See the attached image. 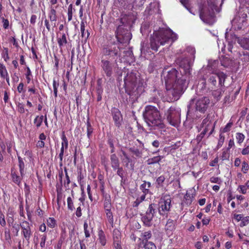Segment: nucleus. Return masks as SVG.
Segmentation results:
<instances>
[{"instance_id":"obj_45","label":"nucleus","mask_w":249,"mask_h":249,"mask_svg":"<svg viewBox=\"0 0 249 249\" xmlns=\"http://www.w3.org/2000/svg\"><path fill=\"white\" fill-rule=\"evenodd\" d=\"M7 221L8 225L10 226H14V213L12 212H8L7 214Z\"/></svg>"},{"instance_id":"obj_29","label":"nucleus","mask_w":249,"mask_h":249,"mask_svg":"<svg viewBox=\"0 0 249 249\" xmlns=\"http://www.w3.org/2000/svg\"><path fill=\"white\" fill-rule=\"evenodd\" d=\"M18 166L20 174L23 175V173H25L24 170H25V167L24 159L23 158H22L20 156H19L18 155Z\"/></svg>"},{"instance_id":"obj_33","label":"nucleus","mask_w":249,"mask_h":249,"mask_svg":"<svg viewBox=\"0 0 249 249\" xmlns=\"http://www.w3.org/2000/svg\"><path fill=\"white\" fill-rule=\"evenodd\" d=\"M218 85L221 87L224 86V82L227 78V75L223 72H218Z\"/></svg>"},{"instance_id":"obj_25","label":"nucleus","mask_w":249,"mask_h":249,"mask_svg":"<svg viewBox=\"0 0 249 249\" xmlns=\"http://www.w3.org/2000/svg\"><path fill=\"white\" fill-rule=\"evenodd\" d=\"M129 151L138 158H141L142 157L143 149L140 148L136 145L129 147Z\"/></svg>"},{"instance_id":"obj_56","label":"nucleus","mask_w":249,"mask_h":249,"mask_svg":"<svg viewBox=\"0 0 249 249\" xmlns=\"http://www.w3.org/2000/svg\"><path fill=\"white\" fill-rule=\"evenodd\" d=\"M249 170V165L248 163L246 161H243L242 163V172L246 174Z\"/></svg>"},{"instance_id":"obj_31","label":"nucleus","mask_w":249,"mask_h":249,"mask_svg":"<svg viewBox=\"0 0 249 249\" xmlns=\"http://www.w3.org/2000/svg\"><path fill=\"white\" fill-rule=\"evenodd\" d=\"M122 154L124 158L122 159V161L124 166L127 168L128 167L129 163L131 162L132 160L125 151H122Z\"/></svg>"},{"instance_id":"obj_59","label":"nucleus","mask_w":249,"mask_h":249,"mask_svg":"<svg viewBox=\"0 0 249 249\" xmlns=\"http://www.w3.org/2000/svg\"><path fill=\"white\" fill-rule=\"evenodd\" d=\"M64 172L65 173L66 180V181H65V182L64 183V185L65 187L67 188V187H69V184L71 182V180H70V177L68 174L67 170L66 168L64 169Z\"/></svg>"},{"instance_id":"obj_63","label":"nucleus","mask_w":249,"mask_h":249,"mask_svg":"<svg viewBox=\"0 0 249 249\" xmlns=\"http://www.w3.org/2000/svg\"><path fill=\"white\" fill-rule=\"evenodd\" d=\"M206 134V133H205V131H202V132L196 136V142L199 143L200 142L202 139L204 138V136Z\"/></svg>"},{"instance_id":"obj_48","label":"nucleus","mask_w":249,"mask_h":249,"mask_svg":"<svg viewBox=\"0 0 249 249\" xmlns=\"http://www.w3.org/2000/svg\"><path fill=\"white\" fill-rule=\"evenodd\" d=\"M245 138V136L243 133L240 132L236 133V139L237 143L239 144L242 143L244 142Z\"/></svg>"},{"instance_id":"obj_1","label":"nucleus","mask_w":249,"mask_h":249,"mask_svg":"<svg viewBox=\"0 0 249 249\" xmlns=\"http://www.w3.org/2000/svg\"><path fill=\"white\" fill-rule=\"evenodd\" d=\"M124 92L120 91L124 102H133L142 93L143 89L142 83H140L136 76V73H127L124 78Z\"/></svg>"},{"instance_id":"obj_27","label":"nucleus","mask_w":249,"mask_h":249,"mask_svg":"<svg viewBox=\"0 0 249 249\" xmlns=\"http://www.w3.org/2000/svg\"><path fill=\"white\" fill-rule=\"evenodd\" d=\"M86 22H84V21H81L80 23V31L81 33V36L83 38H84L86 40L89 36V32L87 30L85 31V25H86Z\"/></svg>"},{"instance_id":"obj_24","label":"nucleus","mask_w":249,"mask_h":249,"mask_svg":"<svg viewBox=\"0 0 249 249\" xmlns=\"http://www.w3.org/2000/svg\"><path fill=\"white\" fill-rule=\"evenodd\" d=\"M218 77V72L210 74L208 77L207 83L210 88L215 87L217 84V78Z\"/></svg>"},{"instance_id":"obj_49","label":"nucleus","mask_w":249,"mask_h":249,"mask_svg":"<svg viewBox=\"0 0 249 249\" xmlns=\"http://www.w3.org/2000/svg\"><path fill=\"white\" fill-rule=\"evenodd\" d=\"M73 15V5L70 4L68 8V19L69 21L72 20Z\"/></svg>"},{"instance_id":"obj_26","label":"nucleus","mask_w":249,"mask_h":249,"mask_svg":"<svg viewBox=\"0 0 249 249\" xmlns=\"http://www.w3.org/2000/svg\"><path fill=\"white\" fill-rule=\"evenodd\" d=\"M141 215L142 221L144 225L150 227L152 225V220L154 217L149 214H147L146 213Z\"/></svg>"},{"instance_id":"obj_2","label":"nucleus","mask_w":249,"mask_h":249,"mask_svg":"<svg viewBox=\"0 0 249 249\" xmlns=\"http://www.w3.org/2000/svg\"><path fill=\"white\" fill-rule=\"evenodd\" d=\"M177 39V35L170 29H162L158 31L154 32L150 37L151 49L157 52L160 46L168 43L171 40L172 42Z\"/></svg>"},{"instance_id":"obj_18","label":"nucleus","mask_w":249,"mask_h":249,"mask_svg":"<svg viewBox=\"0 0 249 249\" xmlns=\"http://www.w3.org/2000/svg\"><path fill=\"white\" fill-rule=\"evenodd\" d=\"M58 7V5L51 6L48 13V18L53 27L56 26V22L57 20L58 17L56 9Z\"/></svg>"},{"instance_id":"obj_62","label":"nucleus","mask_w":249,"mask_h":249,"mask_svg":"<svg viewBox=\"0 0 249 249\" xmlns=\"http://www.w3.org/2000/svg\"><path fill=\"white\" fill-rule=\"evenodd\" d=\"M210 181L212 183L221 184L222 182V180L220 178L212 177L210 178Z\"/></svg>"},{"instance_id":"obj_32","label":"nucleus","mask_w":249,"mask_h":249,"mask_svg":"<svg viewBox=\"0 0 249 249\" xmlns=\"http://www.w3.org/2000/svg\"><path fill=\"white\" fill-rule=\"evenodd\" d=\"M164 158L162 156H155L151 158H149L147 160V164L149 165L159 163L162 159Z\"/></svg>"},{"instance_id":"obj_10","label":"nucleus","mask_w":249,"mask_h":249,"mask_svg":"<svg viewBox=\"0 0 249 249\" xmlns=\"http://www.w3.org/2000/svg\"><path fill=\"white\" fill-rule=\"evenodd\" d=\"M115 36L117 41L122 44L128 43L131 39L130 31L124 28V25H119L115 31Z\"/></svg>"},{"instance_id":"obj_9","label":"nucleus","mask_w":249,"mask_h":249,"mask_svg":"<svg viewBox=\"0 0 249 249\" xmlns=\"http://www.w3.org/2000/svg\"><path fill=\"white\" fill-rule=\"evenodd\" d=\"M170 195H165L161 197L159 203V213L160 215L167 216L172 207Z\"/></svg>"},{"instance_id":"obj_36","label":"nucleus","mask_w":249,"mask_h":249,"mask_svg":"<svg viewBox=\"0 0 249 249\" xmlns=\"http://www.w3.org/2000/svg\"><path fill=\"white\" fill-rule=\"evenodd\" d=\"M120 239L121 234H116V235L113 237L114 246L116 249L122 248L121 246Z\"/></svg>"},{"instance_id":"obj_23","label":"nucleus","mask_w":249,"mask_h":249,"mask_svg":"<svg viewBox=\"0 0 249 249\" xmlns=\"http://www.w3.org/2000/svg\"><path fill=\"white\" fill-rule=\"evenodd\" d=\"M176 229V223L175 222L171 219H168L166 224L164 227V231L167 233L170 232H173Z\"/></svg>"},{"instance_id":"obj_21","label":"nucleus","mask_w":249,"mask_h":249,"mask_svg":"<svg viewBox=\"0 0 249 249\" xmlns=\"http://www.w3.org/2000/svg\"><path fill=\"white\" fill-rule=\"evenodd\" d=\"M195 196L196 193L192 190L187 191L184 197L185 203L188 205H190L193 201Z\"/></svg>"},{"instance_id":"obj_35","label":"nucleus","mask_w":249,"mask_h":249,"mask_svg":"<svg viewBox=\"0 0 249 249\" xmlns=\"http://www.w3.org/2000/svg\"><path fill=\"white\" fill-rule=\"evenodd\" d=\"M86 125L87 137L89 139H90L93 131V128L92 127L89 119L87 120Z\"/></svg>"},{"instance_id":"obj_54","label":"nucleus","mask_w":249,"mask_h":249,"mask_svg":"<svg viewBox=\"0 0 249 249\" xmlns=\"http://www.w3.org/2000/svg\"><path fill=\"white\" fill-rule=\"evenodd\" d=\"M86 176V173H84L82 171V169L81 168L79 169L78 170V177H77V180H85V178Z\"/></svg>"},{"instance_id":"obj_44","label":"nucleus","mask_w":249,"mask_h":249,"mask_svg":"<svg viewBox=\"0 0 249 249\" xmlns=\"http://www.w3.org/2000/svg\"><path fill=\"white\" fill-rule=\"evenodd\" d=\"M222 89H217L214 90L212 92V95L214 98L216 99L217 101L219 100L222 95Z\"/></svg>"},{"instance_id":"obj_22","label":"nucleus","mask_w":249,"mask_h":249,"mask_svg":"<svg viewBox=\"0 0 249 249\" xmlns=\"http://www.w3.org/2000/svg\"><path fill=\"white\" fill-rule=\"evenodd\" d=\"M111 166L114 171L116 170L120 166L119 159L116 154H112L110 156Z\"/></svg>"},{"instance_id":"obj_43","label":"nucleus","mask_w":249,"mask_h":249,"mask_svg":"<svg viewBox=\"0 0 249 249\" xmlns=\"http://www.w3.org/2000/svg\"><path fill=\"white\" fill-rule=\"evenodd\" d=\"M232 125L233 122L230 121L229 122L225 125V126L222 130H220V133L222 134L229 132L231 130Z\"/></svg>"},{"instance_id":"obj_8","label":"nucleus","mask_w":249,"mask_h":249,"mask_svg":"<svg viewBox=\"0 0 249 249\" xmlns=\"http://www.w3.org/2000/svg\"><path fill=\"white\" fill-rule=\"evenodd\" d=\"M167 121L171 125L178 126L180 123V111L175 107H171L165 113Z\"/></svg>"},{"instance_id":"obj_46","label":"nucleus","mask_w":249,"mask_h":249,"mask_svg":"<svg viewBox=\"0 0 249 249\" xmlns=\"http://www.w3.org/2000/svg\"><path fill=\"white\" fill-rule=\"evenodd\" d=\"M26 72L25 73V76H26V80H27V83L29 84L32 80L33 76H32V72H31V71L29 67H26Z\"/></svg>"},{"instance_id":"obj_12","label":"nucleus","mask_w":249,"mask_h":249,"mask_svg":"<svg viewBox=\"0 0 249 249\" xmlns=\"http://www.w3.org/2000/svg\"><path fill=\"white\" fill-rule=\"evenodd\" d=\"M111 60L107 58L101 57V67L107 77L112 76L115 69V63Z\"/></svg>"},{"instance_id":"obj_42","label":"nucleus","mask_w":249,"mask_h":249,"mask_svg":"<svg viewBox=\"0 0 249 249\" xmlns=\"http://www.w3.org/2000/svg\"><path fill=\"white\" fill-rule=\"evenodd\" d=\"M67 206L68 209L69 210L71 211H73L75 210V207L74 206L73 201L72 198L71 196H69L67 198Z\"/></svg>"},{"instance_id":"obj_6","label":"nucleus","mask_w":249,"mask_h":249,"mask_svg":"<svg viewBox=\"0 0 249 249\" xmlns=\"http://www.w3.org/2000/svg\"><path fill=\"white\" fill-rule=\"evenodd\" d=\"M121 55V49L115 41H107L102 45L101 57L114 60Z\"/></svg>"},{"instance_id":"obj_52","label":"nucleus","mask_w":249,"mask_h":249,"mask_svg":"<svg viewBox=\"0 0 249 249\" xmlns=\"http://www.w3.org/2000/svg\"><path fill=\"white\" fill-rule=\"evenodd\" d=\"M100 190L101 193L102 197H107L110 196V195L106 192L105 191V183L103 184H100Z\"/></svg>"},{"instance_id":"obj_34","label":"nucleus","mask_w":249,"mask_h":249,"mask_svg":"<svg viewBox=\"0 0 249 249\" xmlns=\"http://www.w3.org/2000/svg\"><path fill=\"white\" fill-rule=\"evenodd\" d=\"M44 119V116H36L34 120V124L36 125L37 128H38L42 125Z\"/></svg>"},{"instance_id":"obj_17","label":"nucleus","mask_w":249,"mask_h":249,"mask_svg":"<svg viewBox=\"0 0 249 249\" xmlns=\"http://www.w3.org/2000/svg\"><path fill=\"white\" fill-rule=\"evenodd\" d=\"M111 113L116 126L119 128L122 124L123 121L121 111L118 108L114 107L111 110Z\"/></svg>"},{"instance_id":"obj_53","label":"nucleus","mask_w":249,"mask_h":249,"mask_svg":"<svg viewBox=\"0 0 249 249\" xmlns=\"http://www.w3.org/2000/svg\"><path fill=\"white\" fill-rule=\"evenodd\" d=\"M18 111L20 114H23L25 112V109L24 108V105L22 103L18 102L17 104Z\"/></svg>"},{"instance_id":"obj_15","label":"nucleus","mask_w":249,"mask_h":249,"mask_svg":"<svg viewBox=\"0 0 249 249\" xmlns=\"http://www.w3.org/2000/svg\"><path fill=\"white\" fill-rule=\"evenodd\" d=\"M56 41L60 50L67 47L69 44V34L68 33L58 32L56 33Z\"/></svg>"},{"instance_id":"obj_7","label":"nucleus","mask_w":249,"mask_h":249,"mask_svg":"<svg viewBox=\"0 0 249 249\" xmlns=\"http://www.w3.org/2000/svg\"><path fill=\"white\" fill-rule=\"evenodd\" d=\"M217 6L214 1L207 0V5L199 7V17L204 22L208 23L214 16V10Z\"/></svg>"},{"instance_id":"obj_57","label":"nucleus","mask_w":249,"mask_h":249,"mask_svg":"<svg viewBox=\"0 0 249 249\" xmlns=\"http://www.w3.org/2000/svg\"><path fill=\"white\" fill-rule=\"evenodd\" d=\"M59 84L58 82H56L55 79H53V94L54 97L56 98L57 97V88L58 87Z\"/></svg>"},{"instance_id":"obj_16","label":"nucleus","mask_w":249,"mask_h":249,"mask_svg":"<svg viewBox=\"0 0 249 249\" xmlns=\"http://www.w3.org/2000/svg\"><path fill=\"white\" fill-rule=\"evenodd\" d=\"M10 175L12 181L20 187L21 184V180L25 176V173H23V175L20 174L19 175L18 171L15 168H12L11 169Z\"/></svg>"},{"instance_id":"obj_55","label":"nucleus","mask_w":249,"mask_h":249,"mask_svg":"<svg viewBox=\"0 0 249 249\" xmlns=\"http://www.w3.org/2000/svg\"><path fill=\"white\" fill-rule=\"evenodd\" d=\"M106 216L108 221V222L109 223L110 226L113 227L114 224V218L113 213H108L107 214H106Z\"/></svg>"},{"instance_id":"obj_41","label":"nucleus","mask_w":249,"mask_h":249,"mask_svg":"<svg viewBox=\"0 0 249 249\" xmlns=\"http://www.w3.org/2000/svg\"><path fill=\"white\" fill-rule=\"evenodd\" d=\"M8 74V71L6 69L5 66L0 62V77H2Z\"/></svg>"},{"instance_id":"obj_13","label":"nucleus","mask_w":249,"mask_h":249,"mask_svg":"<svg viewBox=\"0 0 249 249\" xmlns=\"http://www.w3.org/2000/svg\"><path fill=\"white\" fill-rule=\"evenodd\" d=\"M210 99L208 97L204 96L199 98L196 102V111L201 113H205L210 106Z\"/></svg>"},{"instance_id":"obj_28","label":"nucleus","mask_w":249,"mask_h":249,"mask_svg":"<svg viewBox=\"0 0 249 249\" xmlns=\"http://www.w3.org/2000/svg\"><path fill=\"white\" fill-rule=\"evenodd\" d=\"M157 204L155 203H151L149 205L148 208L146 212L147 214H149L153 217L157 212Z\"/></svg>"},{"instance_id":"obj_51","label":"nucleus","mask_w":249,"mask_h":249,"mask_svg":"<svg viewBox=\"0 0 249 249\" xmlns=\"http://www.w3.org/2000/svg\"><path fill=\"white\" fill-rule=\"evenodd\" d=\"M230 158V152L229 150L227 149H223V152L222 153L221 159L222 160H229Z\"/></svg>"},{"instance_id":"obj_11","label":"nucleus","mask_w":249,"mask_h":249,"mask_svg":"<svg viewBox=\"0 0 249 249\" xmlns=\"http://www.w3.org/2000/svg\"><path fill=\"white\" fill-rule=\"evenodd\" d=\"M248 14H249V9H242L239 13V15L233 20V24L236 25L238 29H241L247 25Z\"/></svg>"},{"instance_id":"obj_40","label":"nucleus","mask_w":249,"mask_h":249,"mask_svg":"<svg viewBox=\"0 0 249 249\" xmlns=\"http://www.w3.org/2000/svg\"><path fill=\"white\" fill-rule=\"evenodd\" d=\"M61 140L62 141L61 142V146H63V147L65 148V150L67 149L68 148V140L66 136L64 131H63L62 132Z\"/></svg>"},{"instance_id":"obj_64","label":"nucleus","mask_w":249,"mask_h":249,"mask_svg":"<svg viewBox=\"0 0 249 249\" xmlns=\"http://www.w3.org/2000/svg\"><path fill=\"white\" fill-rule=\"evenodd\" d=\"M241 59L246 62L249 61V51L244 52L243 55Z\"/></svg>"},{"instance_id":"obj_5","label":"nucleus","mask_w":249,"mask_h":249,"mask_svg":"<svg viewBox=\"0 0 249 249\" xmlns=\"http://www.w3.org/2000/svg\"><path fill=\"white\" fill-rule=\"evenodd\" d=\"M151 186L150 182L146 180L142 181V183L139 187L141 192L136 191L131 196L134 199H135V200L132 202L133 208H137L141 203L145 200L147 195H152V193L150 190Z\"/></svg>"},{"instance_id":"obj_30","label":"nucleus","mask_w":249,"mask_h":249,"mask_svg":"<svg viewBox=\"0 0 249 249\" xmlns=\"http://www.w3.org/2000/svg\"><path fill=\"white\" fill-rule=\"evenodd\" d=\"M103 206L104 209H108V208H112V205L111 203V199L110 196L103 197Z\"/></svg>"},{"instance_id":"obj_4","label":"nucleus","mask_w":249,"mask_h":249,"mask_svg":"<svg viewBox=\"0 0 249 249\" xmlns=\"http://www.w3.org/2000/svg\"><path fill=\"white\" fill-rule=\"evenodd\" d=\"M178 71L174 68H172L167 71L164 78L166 87L169 89H177L182 91L185 85L187 79L183 75L179 76Z\"/></svg>"},{"instance_id":"obj_60","label":"nucleus","mask_w":249,"mask_h":249,"mask_svg":"<svg viewBox=\"0 0 249 249\" xmlns=\"http://www.w3.org/2000/svg\"><path fill=\"white\" fill-rule=\"evenodd\" d=\"M2 57L4 58L5 61H7L9 59V56L8 54V49L7 48H4L3 51L1 54Z\"/></svg>"},{"instance_id":"obj_14","label":"nucleus","mask_w":249,"mask_h":249,"mask_svg":"<svg viewBox=\"0 0 249 249\" xmlns=\"http://www.w3.org/2000/svg\"><path fill=\"white\" fill-rule=\"evenodd\" d=\"M180 72L187 79L191 75V63L188 58H183L179 62Z\"/></svg>"},{"instance_id":"obj_37","label":"nucleus","mask_w":249,"mask_h":249,"mask_svg":"<svg viewBox=\"0 0 249 249\" xmlns=\"http://www.w3.org/2000/svg\"><path fill=\"white\" fill-rule=\"evenodd\" d=\"M48 227L51 228H54L57 226L56 220L53 217H49L47 219Z\"/></svg>"},{"instance_id":"obj_61","label":"nucleus","mask_w":249,"mask_h":249,"mask_svg":"<svg viewBox=\"0 0 249 249\" xmlns=\"http://www.w3.org/2000/svg\"><path fill=\"white\" fill-rule=\"evenodd\" d=\"M0 225L2 227H5L6 225L5 215L1 211H0Z\"/></svg>"},{"instance_id":"obj_39","label":"nucleus","mask_w":249,"mask_h":249,"mask_svg":"<svg viewBox=\"0 0 249 249\" xmlns=\"http://www.w3.org/2000/svg\"><path fill=\"white\" fill-rule=\"evenodd\" d=\"M212 124V121L210 120V115L209 114H208L207 117L204 119L200 125V128L198 130L199 131H200L201 129V128H203L204 127V126L205 125L209 124Z\"/></svg>"},{"instance_id":"obj_19","label":"nucleus","mask_w":249,"mask_h":249,"mask_svg":"<svg viewBox=\"0 0 249 249\" xmlns=\"http://www.w3.org/2000/svg\"><path fill=\"white\" fill-rule=\"evenodd\" d=\"M20 226L22 230V233H30V228L29 224L27 221H23L20 226L18 224H14L13 228L17 231V233L18 232Z\"/></svg>"},{"instance_id":"obj_47","label":"nucleus","mask_w":249,"mask_h":249,"mask_svg":"<svg viewBox=\"0 0 249 249\" xmlns=\"http://www.w3.org/2000/svg\"><path fill=\"white\" fill-rule=\"evenodd\" d=\"M165 178L164 176L161 175L158 177L156 179V184L158 187H162L163 185V183L164 182Z\"/></svg>"},{"instance_id":"obj_38","label":"nucleus","mask_w":249,"mask_h":249,"mask_svg":"<svg viewBox=\"0 0 249 249\" xmlns=\"http://www.w3.org/2000/svg\"><path fill=\"white\" fill-rule=\"evenodd\" d=\"M215 125L214 124H212V123L211 124L205 125L204 126V129L203 131H205V133H207L209 130H211L210 132L209 133L208 137H209L213 133Z\"/></svg>"},{"instance_id":"obj_3","label":"nucleus","mask_w":249,"mask_h":249,"mask_svg":"<svg viewBox=\"0 0 249 249\" xmlns=\"http://www.w3.org/2000/svg\"><path fill=\"white\" fill-rule=\"evenodd\" d=\"M143 116L148 126L154 129H162L165 127L158 109L153 106L147 105L145 107Z\"/></svg>"},{"instance_id":"obj_20","label":"nucleus","mask_w":249,"mask_h":249,"mask_svg":"<svg viewBox=\"0 0 249 249\" xmlns=\"http://www.w3.org/2000/svg\"><path fill=\"white\" fill-rule=\"evenodd\" d=\"M150 234H142V237L139 238V240H142V244H144V240L147 241V239L150 238ZM144 249H157L155 244L151 242H146L144 243Z\"/></svg>"},{"instance_id":"obj_58","label":"nucleus","mask_w":249,"mask_h":249,"mask_svg":"<svg viewBox=\"0 0 249 249\" xmlns=\"http://www.w3.org/2000/svg\"><path fill=\"white\" fill-rule=\"evenodd\" d=\"M186 51L190 54V55H191V58H192L194 60L195 58V54L196 53V50L195 48L190 46L186 48Z\"/></svg>"},{"instance_id":"obj_50","label":"nucleus","mask_w":249,"mask_h":249,"mask_svg":"<svg viewBox=\"0 0 249 249\" xmlns=\"http://www.w3.org/2000/svg\"><path fill=\"white\" fill-rule=\"evenodd\" d=\"M224 141H225L224 136L222 134L220 133L218 143L216 147V149L218 150L221 147H222V146L223 145V144L224 143Z\"/></svg>"}]
</instances>
